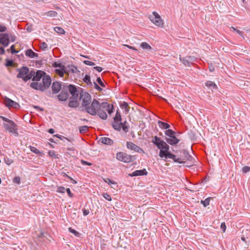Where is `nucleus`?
<instances>
[{
	"label": "nucleus",
	"mask_w": 250,
	"mask_h": 250,
	"mask_svg": "<svg viewBox=\"0 0 250 250\" xmlns=\"http://www.w3.org/2000/svg\"><path fill=\"white\" fill-rule=\"evenodd\" d=\"M51 83V79L50 77L45 74L42 78V83L33 82L30 83V87L36 90L44 91L50 86Z\"/></svg>",
	"instance_id": "obj_2"
},
{
	"label": "nucleus",
	"mask_w": 250,
	"mask_h": 250,
	"mask_svg": "<svg viewBox=\"0 0 250 250\" xmlns=\"http://www.w3.org/2000/svg\"><path fill=\"white\" fill-rule=\"evenodd\" d=\"M149 19L155 25L161 27L164 26V22L160 16L156 12H153L152 15H150Z\"/></svg>",
	"instance_id": "obj_7"
},
{
	"label": "nucleus",
	"mask_w": 250,
	"mask_h": 250,
	"mask_svg": "<svg viewBox=\"0 0 250 250\" xmlns=\"http://www.w3.org/2000/svg\"><path fill=\"white\" fill-rule=\"evenodd\" d=\"M165 134L167 137L165 138L166 143L171 145L174 146L177 145L180 140L176 136V132L171 129H167L165 131Z\"/></svg>",
	"instance_id": "obj_5"
},
{
	"label": "nucleus",
	"mask_w": 250,
	"mask_h": 250,
	"mask_svg": "<svg viewBox=\"0 0 250 250\" xmlns=\"http://www.w3.org/2000/svg\"><path fill=\"white\" fill-rule=\"evenodd\" d=\"M102 108L104 109L105 111H107L109 114L113 112V106L106 102L102 103Z\"/></svg>",
	"instance_id": "obj_18"
},
{
	"label": "nucleus",
	"mask_w": 250,
	"mask_h": 250,
	"mask_svg": "<svg viewBox=\"0 0 250 250\" xmlns=\"http://www.w3.org/2000/svg\"><path fill=\"white\" fill-rule=\"evenodd\" d=\"M5 53V50L3 47H0V54H4Z\"/></svg>",
	"instance_id": "obj_60"
},
{
	"label": "nucleus",
	"mask_w": 250,
	"mask_h": 250,
	"mask_svg": "<svg viewBox=\"0 0 250 250\" xmlns=\"http://www.w3.org/2000/svg\"><path fill=\"white\" fill-rule=\"evenodd\" d=\"M4 102L6 106L9 108L13 107L14 108H18L20 106L18 103L6 97L4 98Z\"/></svg>",
	"instance_id": "obj_13"
},
{
	"label": "nucleus",
	"mask_w": 250,
	"mask_h": 250,
	"mask_svg": "<svg viewBox=\"0 0 250 250\" xmlns=\"http://www.w3.org/2000/svg\"><path fill=\"white\" fill-rule=\"evenodd\" d=\"M103 196L106 200L109 201H111V197L108 194L105 193L103 194Z\"/></svg>",
	"instance_id": "obj_41"
},
{
	"label": "nucleus",
	"mask_w": 250,
	"mask_h": 250,
	"mask_svg": "<svg viewBox=\"0 0 250 250\" xmlns=\"http://www.w3.org/2000/svg\"><path fill=\"white\" fill-rule=\"evenodd\" d=\"M54 132H55V130H54V129H53V128H50V129H49V130H48V132H49V133H51V134H53V133H54Z\"/></svg>",
	"instance_id": "obj_62"
},
{
	"label": "nucleus",
	"mask_w": 250,
	"mask_h": 250,
	"mask_svg": "<svg viewBox=\"0 0 250 250\" xmlns=\"http://www.w3.org/2000/svg\"><path fill=\"white\" fill-rule=\"evenodd\" d=\"M127 47L130 48V49H134L135 50H137V49L135 48L134 47H132V46H129V45H126Z\"/></svg>",
	"instance_id": "obj_63"
},
{
	"label": "nucleus",
	"mask_w": 250,
	"mask_h": 250,
	"mask_svg": "<svg viewBox=\"0 0 250 250\" xmlns=\"http://www.w3.org/2000/svg\"><path fill=\"white\" fill-rule=\"evenodd\" d=\"M61 83L58 82H54L52 85V92L53 94H57L62 89Z\"/></svg>",
	"instance_id": "obj_16"
},
{
	"label": "nucleus",
	"mask_w": 250,
	"mask_h": 250,
	"mask_svg": "<svg viewBox=\"0 0 250 250\" xmlns=\"http://www.w3.org/2000/svg\"><path fill=\"white\" fill-rule=\"evenodd\" d=\"M79 105V104L77 101H70L68 103V106L70 107H76Z\"/></svg>",
	"instance_id": "obj_27"
},
{
	"label": "nucleus",
	"mask_w": 250,
	"mask_h": 250,
	"mask_svg": "<svg viewBox=\"0 0 250 250\" xmlns=\"http://www.w3.org/2000/svg\"><path fill=\"white\" fill-rule=\"evenodd\" d=\"M126 122L125 121L124 123H122L121 125V128H123V130L125 132H127L128 131V127L126 125Z\"/></svg>",
	"instance_id": "obj_32"
},
{
	"label": "nucleus",
	"mask_w": 250,
	"mask_h": 250,
	"mask_svg": "<svg viewBox=\"0 0 250 250\" xmlns=\"http://www.w3.org/2000/svg\"><path fill=\"white\" fill-rule=\"evenodd\" d=\"M69 230L70 232L73 233L76 236H77L79 234L78 232L72 229L71 228H69Z\"/></svg>",
	"instance_id": "obj_48"
},
{
	"label": "nucleus",
	"mask_w": 250,
	"mask_h": 250,
	"mask_svg": "<svg viewBox=\"0 0 250 250\" xmlns=\"http://www.w3.org/2000/svg\"><path fill=\"white\" fill-rule=\"evenodd\" d=\"M0 118L1 119H2L4 121L7 122L6 124H10V122H13V121L11 120H9L8 119V118L5 117H3V116H0Z\"/></svg>",
	"instance_id": "obj_44"
},
{
	"label": "nucleus",
	"mask_w": 250,
	"mask_h": 250,
	"mask_svg": "<svg viewBox=\"0 0 250 250\" xmlns=\"http://www.w3.org/2000/svg\"><path fill=\"white\" fill-rule=\"evenodd\" d=\"M141 47L144 49L151 50V47L149 44L146 42H142L141 44Z\"/></svg>",
	"instance_id": "obj_29"
},
{
	"label": "nucleus",
	"mask_w": 250,
	"mask_h": 250,
	"mask_svg": "<svg viewBox=\"0 0 250 250\" xmlns=\"http://www.w3.org/2000/svg\"><path fill=\"white\" fill-rule=\"evenodd\" d=\"M94 69L96 70L97 71L100 72L103 70V68L100 66H95L93 67Z\"/></svg>",
	"instance_id": "obj_57"
},
{
	"label": "nucleus",
	"mask_w": 250,
	"mask_h": 250,
	"mask_svg": "<svg viewBox=\"0 0 250 250\" xmlns=\"http://www.w3.org/2000/svg\"><path fill=\"white\" fill-rule=\"evenodd\" d=\"M151 142L160 149L159 156L160 158L165 160L172 159L174 162L179 164L184 163L186 160L192 162L193 159L185 149L182 150L183 155H174L170 152L169 146L160 137L157 136L153 137Z\"/></svg>",
	"instance_id": "obj_1"
},
{
	"label": "nucleus",
	"mask_w": 250,
	"mask_h": 250,
	"mask_svg": "<svg viewBox=\"0 0 250 250\" xmlns=\"http://www.w3.org/2000/svg\"><path fill=\"white\" fill-rule=\"evenodd\" d=\"M104 181L105 183H108L109 185L113 184V185H116V183L111 180H110L109 178H106L104 179Z\"/></svg>",
	"instance_id": "obj_35"
},
{
	"label": "nucleus",
	"mask_w": 250,
	"mask_h": 250,
	"mask_svg": "<svg viewBox=\"0 0 250 250\" xmlns=\"http://www.w3.org/2000/svg\"><path fill=\"white\" fill-rule=\"evenodd\" d=\"M65 191H66V192L67 193L68 195H69V196L70 197H72L73 195V194L71 193L70 189L69 188H66Z\"/></svg>",
	"instance_id": "obj_56"
},
{
	"label": "nucleus",
	"mask_w": 250,
	"mask_h": 250,
	"mask_svg": "<svg viewBox=\"0 0 250 250\" xmlns=\"http://www.w3.org/2000/svg\"><path fill=\"white\" fill-rule=\"evenodd\" d=\"M0 118L1 119H2L4 121L7 122L6 124H10V122H13V121L11 120H9L8 119V118L5 117H3V116H0Z\"/></svg>",
	"instance_id": "obj_45"
},
{
	"label": "nucleus",
	"mask_w": 250,
	"mask_h": 250,
	"mask_svg": "<svg viewBox=\"0 0 250 250\" xmlns=\"http://www.w3.org/2000/svg\"><path fill=\"white\" fill-rule=\"evenodd\" d=\"M6 63H5V66H11L12 65H13V62L12 60H9L8 59H6Z\"/></svg>",
	"instance_id": "obj_40"
},
{
	"label": "nucleus",
	"mask_w": 250,
	"mask_h": 250,
	"mask_svg": "<svg viewBox=\"0 0 250 250\" xmlns=\"http://www.w3.org/2000/svg\"><path fill=\"white\" fill-rule=\"evenodd\" d=\"M221 229L224 232L225 231L226 229V226L225 223H221Z\"/></svg>",
	"instance_id": "obj_55"
},
{
	"label": "nucleus",
	"mask_w": 250,
	"mask_h": 250,
	"mask_svg": "<svg viewBox=\"0 0 250 250\" xmlns=\"http://www.w3.org/2000/svg\"><path fill=\"white\" fill-rule=\"evenodd\" d=\"M65 88L66 91L68 90L74 98L77 99L78 97L79 92L75 85L71 84H70L69 86L65 85Z\"/></svg>",
	"instance_id": "obj_12"
},
{
	"label": "nucleus",
	"mask_w": 250,
	"mask_h": 250,
	"mask_svg": "<svg viewBox=\"0 0 250 250\" xmlns=\"http://www.w3.org/2000/svg\"><path fill=\"white\" fill-rule=\"evenodd\" d=\"M54 66L55 67H59L61 69H62V70H63V68H65V67L64 66L62 65V64L61 63H58L57 62H55L54 64Z\"/></svg>",
	"instance_id": "obj_39"
},
{
	"label": "nucleus",
	"mask_w": 250,
	"mask_h": 250,
	"mask_svg": "<svg viewBox=\"0 0 250 250\" xmlns=\"http://www.w3.org/2000/svg\"><path fill=\"white\" fill-rule=\"evenodd\" d=\"M33 107H34V108H35V109H38L40 110V111H43V109L42 108H41L40 107H39V106H35H35H34Z\"/></svg>",
	"instance_id": "obj_61"
},
{
	"label": "nucleus",
	"mask_w": 250,
	"mask_h": 250,
	"mask_svg": "<svg viewBox=\"0 0 250 250\" xmlns=\"http://www.w3.org/2000/svg\"><path fill=\"white\" fill-rule=\"evenodd\" d=\"M205 84L206 86L210 89L211 90L217 89V85L216 84L211 81H207Z\"/></svg>",
	"instance_id": "obj_23"
},
{
	"label": "nucleus",
	"mask_w": 250,
	"mask_h": 250,
	"mask_svg": "<svg viewBox=\"0 0 250 250\" xmlns=\"http://www.w3.org/2000/svg\"><path fill=\"white\" fill-rule=\"evenodd\" d=\"M83 81L87 84L92 85V83L90 81V77L88 75H86L83 79Z\"/></svg>",
	"instance_id": "obj_31"
},
{
	"label": "nucleus",
	"mask_w": 250,
	"mask_h": 250,
	"mask_svg": "<svg viewBox=\"0 0 250 250\" xmlns=\"http://www.w3.org/2000/svg\"><path fill=\"white\" fill-rule=\"evenodd\" d=\"M3 126L6 130L13 134L15 136L17 137L19 135L18 126L13 121L10 122V124H4Z\"/></svg>",
	"instance_id": "obj_8"
},
{
	"label": "nucleus",
	"mask_w": 250,
	"mask_h": 250,
	"mask_svg": "<svg viewBox=\"0 0 250 250\" xmlns=\"http://www.w3.org/2000/svg\"><path fill=\"white\" fill-rule=\"evenodd\" d=\"M158 124L159 127L162 128L169 129L168 128L170 127V125L169 124L160 121L158 122Z\"/></svg>",
	"instance_id": "obj_25"
},
{
	"label": "nucleus",
	"mask_w": 250,
	"mask_h": 250,
	"mask_svg": "<svg viewBox=\"0 0 250 250\" xmlns=\"http://www.w3.org/2000/svg\"><path fill=\"white\" fill-rule=\"evenodd\" d=\"M210 198H208L206 199L205 200H202L201 203L204 205L205 207L208 206L209 204Z\"/></svg>",
	"instance_id": "obj_34"
},
{
	"label": "nucleus",
	"mask_w": 250,
	"mask_h": 250,
	"mask_svg": "<svg viewBox=\"0 0 250 250\" xmlns=\"http://www.w3.org/2000/svg\"><path fill=\"white\" fill-rule=\"evenodd\" d=\"M94 88L98 91H101L102 90V88H101L96 82H94Z\"/></svg>",
	"instance_id": "obj_49"
},
{
	"label": "nucleus",
	"mask_w": 250,
	"mask_h": 250,
	"mask_svg": "<svg viewBox=\"0 0 250 250\" xmlns=\"http://www.w3.org/2000/svg\"><path fill=\"white\" fill-rule=\"evenodd\" d=\"M6 30H7V28L5 26L0 24V32H5L6 31Z\"/></svg>",
	"instance_id": "obj_51"
},
{
	"label": "nucleus",
	"mask_w": 250,
	"mask_h": 250,
	"mask_svg": "<svg viewBox=\"0 0 250 250\" xmlns=\"http://www.w3.org/2000/svg\"><path fill=\"white\" fill-rule=\"evenodd\" d=\"M97 82L98 83L103 87H105V85H104V84L103 83V82H102L101 79L100 78V77H98L97 79Z\"/></svg>",
	"instance_id": "obj_42"
},
{
	"label": "nucleus",
	"mask_w": 250,
	"mask_h": 250,
	"mask_svg": "<svg viewBox=\"0 0 250 250\" xmlns=\"http://www.w3.org/2000/svg\"><path fill=\"white\" fill-rule=\"evenodd\" d=\"M30 150L35 153V154H39V155H42L43 154V153L41 152V151H40L39 149H38L37 148H36L35 147H34V146H30Z\"/></svg>",
	"instance_id": "obj_26"
},
{
	"label": "nucleus",
	"mask_w": 250,
	"mask_h": 250,
	"mask_svg": "<svg viewBox=\"0 0 250 250\" xmlns=\"http://www.w3.org/2000/svg\"><path fill=\"white\" fill-rule=\"evenodd\" d=\"M242 171L244 173H246L250 171V167L248 166H245L242 168Z\"/></svg>",
	"instance_id": "obj_38"
},
{
	"label": "nucleus",
	"mask_w": 250,
	"mask_h": 250,
	"mask_svg": "<svg viewBox=\"0 0 250 250\" xmlns=\"http://www.w3.org/2000/svg\"><path fill=\"white\" fill-rule=\"evenodd\" d=\"M81 163L83 165H87V166H90L92 165V163H89V162L85 161L84 160H81Z\"/></svg>",
	"instance_id": "obj_50"
},
{
	"label": "nucleus",
	"mask_w": 250,
	"mask_h": 250,
	"mask_svg": "<svg viewBox=\"0 0 250 250\" xmlns=\"http://www.w3.org/2000/svg\"><path fill=\"white\" fill-rule=\"evenodd\" d=\"M83 62L85 64H86L88 65L93 66L95 65V63L91 61H84Z\"/></svg>",
	"instance_id": "obj_43"
},
{
	"label": "nucleus",
	"mask_w": 250,
	"mask_h": 250,
	"mask_svg": "<svg viewBox=\"0 0 250 250\" xmlns=\"http://www.w3.org/2000/svg\"><path fill=\"white\" fill-rule=\"evenodd\" d=\"M17 71L19 73L17 75V77L22 79L25 82L30 80L35 74L34 70H32L30 71L29 68L27 66H22L21 68H18Z\"/></svg>",
	"instance_id": "obj_3"
},
{
	"label": "nucleus",
	"mask_w": 250,
	"mask_h": 250,
	"mask_svg": "<svg viewBox=\"0 0 250 250\" xmlns=\"http://www.w3.org/2000/svg\"><path fill=\"white\" fill-rule=\"evenodd\" d=\"M66 189L63 187H59L57 188V191L58 192L63 193L65 192Z\"/></svg>",
	"instance_id": "obj_36"
},
{
	"label": "nucleus",
	"mask_w": 250,
	"mask_h": 250,
	"mask_svg": "<svg viewBox=\"0 0 250 250\" xmlns=\"http://www.w3.org/2000/svg\"><path fill=\"white\" fill-rule=\"evenodd\" d=\"M46 73L42 71L38 70L35 72V74L32 76V81H39L41 78H42L43 76Z\"/></svg>",
	"instance_id": "obj_17"
},
{
	"label": "nucleus",
	"mask_w": 250,
	"mask_h": 250,
	"mask_svg": "<svg viewBox=\"0 0 250 250\" xmlns=\"http://www.w3.org/2000/svg\"><path fill=\"white\" fill-rule=\"evenodd\" d=\"M0 43L2 44L4 46H7L9 43V37L7 33L0 34Z\"/></svg>",
	"instance_id": "obj_15"
},
{
	"label": "nucleus",
	"mask_w": 250,
	"mask_h": 250,
	"mask_svg": "<svg viewBox=\"0 0 250 250\" xmlns=\"http://www.w3.org/2000/svg\"><path fill=\"white\" fill-rule=\"evenodd\" d=\"M230 29L231 30H232L233 31L236 32V33L237 34H238L240 36H243V32H242L240 30L237 29L236 28H234L233 27H231Z\"/></svg>",
	"instance_id": "obj_37"
},
{
	"label": "nucleus",
	"mask_w": 250,
	"mask_h": 250,
	"mask_svg": "<svg viewBox=\"0 0 250 250\" xmlns=\"http://www.w3.org/2000/svg\"><path fill=\"white\" fill-rule=\"evenodd\" d=\"M126 147L128 149L134 150L135 152L141 153L144 152V151L140 146L131 142H126Z\"/></svg>",
	"instance_id": "obj_11"
},
{
	"label": "nucleus",
	"mask_w": 250,
	"mask_h": 250,
	"mask_svg": "<svg viewBox=\"0 0 250 250\" xmlns=\"http://www.w3.org/2000/svg\"><path fill=\"white\" fill-rule=\"evenodd\" d=\"M88 127L86 125L82 126L79 127V131L81 133H85L88 129Z\"/></svg>",
	"instance_id": "obj_33"
},
{
	"label": "nucleus",
	"mask_w": 250,
	"mask_h": 250,
	"mask_svg": "<svg viewBox=\"0 0 250 250\" xmlns=\"http://www.w3.org/2000/svg\"><path fill=\"white\" fill-rule=\"evenodd\" d=\"M100 108H102V103L94 99L91 104L87 106L84 109L87 113L94 116L97 115V111L101 109Z\"/></svg>",
	"instance_id": "obj_4"
},
{
	"label": "nucleus",
	"mask_w": 250,
	"mask_h": 250,
	"mask_svg": "<svg viewBox=\"0 0 250 250\" xmlns=\"http://www.w3.org/2000/svg\"><path fill=\"white\" fill-rule=\"evenodd\" d=\"M25 55L30 58H37L38 54L33 52L31 49H27L25 52Z\"/></svg>",
	"instance_id": "obj_21"
},
{
	"label": "nucleus",
	"mask_w": 250,
	"mask_h": 250,
	"mask_svg": "<svg viewBox=\"0 0 250 250\" xmlns=\"http://www.w3.org/2000/svg\"><path fill=\"white\" fill-rule=\"evenodd\" d=\"M26 30L29 32H31L32 31V25H28L26 27Z\"/></svg>",
	"instance_id": "obj_58"
},
{
	"label": "nucleus",
	"mask_w": 250,
	"mask_h": 250,
	"mask_svg": "<svg viewBox=\"0 0 250 250\" xmlns=\"http://www.w3.org/2000/svg\"><path fill=\"white\" fill-rule=\"evenodd\" d=\"M190 58V57L188 56L185 58H181L180 57V60L181 62L185 65V66H189V59Z\"/></svg>",
	"instance_id": "obj_24"
},
{
	"label": "nucleus",
	"mask_w": 250,
	"mask_h": 250,
	"mask_svg": "<svg viewBox=\"0 0 250 250\" xmlns=\"http://www.w3.org/2000/svg\"><path fill=\"white\" fill-rule=\"evenodd\" d=\"M97 113V114L99 116L100 118L103 120H106L107 118V115L104 109L100 108Z\"/></svg>",
	"instance_id": "obj_20"
},
{
	"label": "nucleus",
	"mask_w": 250,
	"mask_h": 250,
	"mask_svg": "<svg viewBox=\"0 0 250 250\" xmlns=\"http://www.w3.org/2000/svg\"><path fill=\"white\" fill-rule=\"evenodd\" d=\"M120 106L122 109H125L126 112H128L129 107L126 102H124L122 104H121Z\"/></svg>",
	"instance_id": "obj_30"
},
{
	"label": "nucleus",
	"mask_w": 250,
	"mask_h": 250,
	"mask_svg": "<svg viewBox=\"0 0 250 250\" xmlns=\"http://www.w3.org/2000/svg\"><path fill=\"white\" fill-rule=\"evenodd\" d=\"M65 68H63V70H62V69H61V70H57V71H58V74L59 75L61 76V77H62L63 76V74L65 72Z\"/></svg>",
	"instance_id": "obj_54"
},
{
	"label": "nucleus",
	"mask_w": 250,
	"mask_h": 250,
	"mask_svg": "<svg viewBox=\"0 0 250 250\" xmlns=\"http://www.w3.org/2000/svg\"><path fill=\"white\" fill-rule=\"evenodd\" d=\"M116 159L124 163H128L135 159L133 156L129 155L124 152H119L116 154Z\"/></svg>",
	"instance_id": "obj_6"
},
{
	"label": "nucleus",
	"mask_w": 250,
	"mask_h": 250,
	"mask_svg": "<svg viewBox=\"0 0 250 250\" xmlns=\"http://www.w3.org/2000/svg\"><path fill=\"white\" fill-rule=\"evenodd\" d=\"M147 174V172L146 170V169H143L142 170H137L133 171L131 174H129V176L131 177L134 176H142V175H146Z\"/></svg>",
	"instance_id": "obj_19"
},
{
	"label": "nucleus",
	"mask_w": 250,
	"mask_h": 250,
	"mask_svg": "<svg viewBox=\"0 0 250 250\" xmlns=\"http://www.w3.org/2000/svg\"><path fill=\"white\" fill-rule=\"evenodd\" d=\"M122 118L120 113L118 111H117L116 115L114 118V121L112 123V125L114 129L120 131L121 129V122Z\"/></svg>",
	"instance_id": "obj_10"
},
{
	"label": "nucleus",
	"mask_w": 250,
	"mask_h": 250,
	"mask_svg": "<svg viewBox=\"0 0 250 250\" xmlns=\"http://www.w3.org/2000/svg\"><path fill=\"white\" fill-rule=\"evenodd\" d=\"M100 140L103 144L105 145H112L113 144V141L108 137H102Z\"/></svg>",
	"instance_id": "obj_22"
},
{
	"label": "nucleus",
	"mask_w": 250,
	"mask_h": 250,
	"mask_svg": "<svg viewBox=\"0 0 250 250\" xmlns=\"http://www.w3.org/2000/svg\"><path fill=\"white\" fill-rule=\"evenodd\" d=\"M13 181L14 183L19 184L21 183L20 178L19 177H16L14 178Z\"/></svg>",
	"instance_id": "obj_52"
},
{
	"label": "nucleus",
	"mask_w": 250,
	"mask_h": 250,
	"mask_svg": "<svg viewBox=\"0 0 250 250\" xmlns=\"http://www.w3.org/2000/svg\"><path fill=\"white\" fill-rule=\"evenodd\" d=\"M41 48L42 50H44L47 48V44L45 42H43L41 44Z\"/></svg>",
	"instance_id": "obj_46"
},
{
	"label": "nucleus",
	"mask_w": 250,
	"mask_h": 250,
	"mask_svg": "<svg viewBox=\"0 0 250 250\" xmlns=\"http://www.w3.org/2000/svg\"><path fill=\"white\" fill-rule=\"evenodd\" d=\"M4 162L7 165H10L11 164H12L13 161L12 159L9 158H4Z\"/></svg>",
	"instance_id": "obj_47"
},
{
	"label": "nucleus",
	"mask_w": 250,
	"mask_h": 250,
	"mask_svg": "<svg viewBox=\"0 0 250 250\" xmlns=\"http://www.w3.org/2000/svg\"><path fill=\"white\" fill-rule=\"evenodd\" d=\"M10 50L12 54H15L18 53V51L15 49L14 45H12L10 47Z\"/></svg>",
	"instance_id": "obj_53"
},
{
	"label": "nucleus",
	"mask_w": 250,
	"mask_h": 250,
	"mask_svg": "<svg viewBox=\"0 0 250 250\" xmlns=\"http://www.w3.org/2000/svg\"><path fill=\"white\" fill-rule=\"evenodd\" d=\"M80 97L82 99V105L84 108L92 102L91 96L87 92H82L80 94Z\"/></svg>",
	"instance_id": "obj_9"
},
{
	"label": "nucleus",
	"mask_w": 250,
	"mask_h": 250,
	"mask_svg": "<svg viewBox=\"0 0 250 250\" xmlns=\"http://www.w3.org/2000/svg\"><path fill=\"white\" fill-rule=\"evenodd\" d=\"M68 93L65 88V85H63L61 92L58 96V99L61 101H65L68 99Z\"/></svg>",
	"instance_id": "obj_14"
},
{
	"label": "nucleus",
	"mask_w": 250,
	"mask_h": 250,
	"mask_svg": "<svg viewBox=\"0 0 250 250\" xmlns=\"http://www.w3.org/2000/svg\"><path fill=\"white\" fill-rule=\"evenodd\" d=\"M89 211L88 210L84 209L83 210V214L84 216L88 215L89 214Z\"/></svg>",
	"instance_id": "obj_59"
},
{
	"label": "nucleus",
	"mask_w": 250,
	"mask_h": 250,
	"mask_svg": "<svg viewBox=\"0 0 250 250\" xmlns=\"http://www.w3.org/2000/svg\"><path fill=\"white\" fill-rule=\"evenodd\" d=\"M54 31L60 34H64L65 33V31L63 28L60 27H55L54 28Z\"/></svg>",
	"instance_id": "obj_28"
},
{
	"label": "nucleus",
	"mask_w": 250,
	"mask_h": 250,
	"mask_svg": "<svg viewBox=\"0 0 250 250\" xmlns=\"http://www.w3.org/2000/svg\"><path fill=\"white\" fill-rule=\"evenodd\" d=\"M209 69L210 71H213L214 70V68L212 66H210L209 67Z\"/></svg>",
	"instance_id": "obj_64"
}]
</instances>
